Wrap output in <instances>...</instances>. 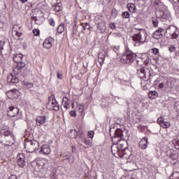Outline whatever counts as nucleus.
<instances>
[{
  "label": "nucleus",
  "mask_w": 179,
  "mask_h": 179,
  "mask_svg": "<svg viewBox=\"0 0 179 179\" xmlns=\"http://www.w3.org/2000/svg\"><path fill=\"white\" fill-rule=\"evenodd\" d=\"M148 145H149V141L146 137L143 138L139 142V148H141V149H147Z\"/></svg>",
  "instance_id": "obj_19"
},
{
  "label": "nucleus",
  "mask_w": 179,
  "mask_h": 179,
  "mask_svg": "<svg viewBox=\"0 0 179 179\" xmlns=\"http://www.w3.org/2000/svg\"><path fill=\"white\" fill-rule=\"evenodd\" d=\"M148 96L151 100H155V99H157V97H159V93L156 91H150Z\"/></svg>",
  "instance_id": "obj_21"
},
{
  "label": "nucleus",
  "mask_w": 179,
  "mask_h": 179,
  "mask_svg": "<svg viewBox=\"0 0 179 179\" xmlns=\"http://www.w3.org/2000/svg\"><path fill=\"white\" fill-rule=\"evenodd\" d=\"M13 61L17 64L13 68L14 75H20L24 78L27 75V69H26V63L23 62V55L22 53L16 54L13 56Z\"/></svg>",
  "instance_id": "obj_1"
},
{
  "label": "nucleus",
  "mask_w": 179,
  "mask_h": 179,
  "mask_svg": "<svg viewBox=\"0 0 179 179\" xmlns=\"http://www.w3.org/2000/svg\"><path fill=\"white\" fill-rule=\"evenodd\" d=\"M73 150H75V146L72 147V152H73Z\"/></svg>",
  "instance_id": "obj_63"
},
{
  "label": "nucleus",
  "mask_w": 179,
  "mask_h": 179,
  "mask_svg": "<svg viewBox=\"0 0 179 179\" xmlns=\"http://www.w3.org/2000/svg\"><path fill=\"white\" fill-rule=\"evenodd\" d=\"M62 157H63L64 160H69L71 155H69V152H64L62 154Z\"/></svg>",
  "instance_id": "obj_33"
},
{
  "label": "nucleus",
  "mask_w": 179,
  "mask_h": 179,
  "mask_svg": "<svg viewBox=\"0 0 179 179\" xmlns=\"http://www.w3.org/2000/svg\"><path fill=\"white\" fill-rule=\"evenodd\" d=\"M46 107L50 111H58L59 110V103L57 102V99H55V95L52 94L48 97Z\"/></svg>",
  "instance_id": "obj_8"
},
{
  "label": "nucleus",
  "mask_w": 179,
  "mask_h": 179,
  "mask_svg": "<svg viewBox=\"0 0 179 179\" xmlns=\"http://www.w3.org/2000/svg\"><path fill=\"white\" fill-rule=\"evenodd\" d=\"M9 93L11 94L13 99H17L20 94V92H19V90L15 89L12 90L9 92Z\"/></svg>",
  "instance_id": "obj_23"
},
{
  "label": "nucleus",
  "mask_w": 179,
  "mask_h": 179,
  "mask_svg": "<svg viewBox=\"0 0 179 179\" xmlns=\"http://www.w3.org/2000/svg\"><path fill=\"white\" fill-rule=\"evenodd\" d=\"M164 121V118L163 117H160L157 120V122H158V124H159V125H162V124H163Z\"/></svg>",
  "instance_id": "obj_43"
},
{
  "label": "nucleus",
  "mask_w": 179,
  "mask_h": 179,
  "mask_svg": "<svg viewBox=\"0 0 179 179\" xmlns=\"http://www.w3.org/2000/svg\"><path fill=\"white\" fill-rule=\"evenodd\" d=\"M124 138V134L122 133V129H117L115 130L113 136H112V142L113 145H116L118 149H125L124 145L127 142Z\"/></svg>",
  "instance_id": "obj_3"
},
{
  "label": "nucleus",
  "mask_w": 179,
  "mask_h": 179,
  "mask_svg": "<svg viewBox=\"0 0 179 179\" xmlns=\"http://www.w3.org/2000/svg\"><path fill=\"white\" fill-rule=\"evenodd\" d=\"M33 33L34 36H38L40 34V30L35 29L33 30Z\"/></svg>",
  "instance_id": "obj_49"
},
{
  "label": "nucleus",
  "mask_w": 179,
  "mask_h": 179,
  "mask_svg": "<svg viewBox=\"0 0 179 179\" xmlns=\"http://www.w3.org/2000/svg\"><path fill=\"white\" fill-rule=\"evenodd\" d=\"M133 35L131 38L134 41V46L139 45L140 44H143L146 43L148 38V33L143 29L134 28L132 29Z\"/></svg>",
  "instance_id": "obj_2"
},
{
  "label": "nucleus",
  "mask_w": 179,
  "mask_h": 179,
  "mask_svg": "<svg viewBox=\"0 0 179 179\" xmlns=\"http://www.w3.org/2000/svg\"><path fill=\"white\" fill-rule=\"evenodd\" d=\"M64 31H65V24L62 23L57 27V33H59V34H62Z\"/></svg>",
  "instance_id": "obj_28"
},
{
  "label": "nucleus",
  "mask_w": 179,
  "mask_h": 179,
  "mask_svg": "<svg viewBox=\"0 0 179 179\" xmlns=\"http://www.w3.org/2000/svg\"><path fill=\"white\" fill-rule=\"evenodd\" d=\"M49 24H50V26H52L54 27L55 26V21L54 20V19H49Z\"/></svg>",
  "instance_id": "obj_44"
},
{
  "label": "nucleus",
  "mask_w": 179,
  "mask_h": 179,
  "mask_svg": "<svg viewBox=\"0 0 179 179\" xmlns=\"http://www.w3.org/2000/svg\"><path fill=\"white\" fill-rule=\"evenodd\" d=\"M161 126L162 128H169L170 127V122L164 120V122L161 123Z\"/></svg>",
  "instance_id": "obj_36"
},
{
  "label": "nucleus",
  "mask_w": 179,
  "mask_h": 179,
  "mask_svg": "<svg viewBox=\"0 0 179 179\" xmlns=\"http://www.w3.org/2000/svg\"><path fill=\"white\" fill-rule=\"evenodd\" d=\"M47 122V117L45 116H38L36 117V125L38 127H41L43 124H45Z\"/></svg>",
  "instance_id": "obj_20"
},
{
  "label": "nucleus",
  "mask_w": 179,
  "mask_h": 179,
  "mask_svg": "<svg viewBox=\"0 0 179 179\" xmlns=\"http://www.w3.org/2000/svg\"><path fill=\"white\" fill-rule=\"evenodd\" d=\"M122 16L123 19H129V16H131V14L128 11H125L122 14Z\"/></svg>",
  "instance_id": "obj_34"
},
{
  "label": "nucleus",
  "mask_w": 179,
  "mask_h": 179,
  "mask_svg": "<svg viewBox=\"0 0 179 179\" xmlns=\"http://www.w3.org/2000/svg\"><path fill=\"white\" fill-rule=\"evenodd\" d=\"M25 87H27V89H31V87H33V86H34V84L31 83H27L24 84Z\"/></svg>",
  "instance_id": "obj_39"
},
{
  "label": "nucleus",
  "mask_w": 179,
  "mask_h": 179,
  "mask_svg": "<svg viewBox=\"0 0 179 179\" xmlns=\"http://www.w3.org/2000/svg\"><path fill=\"white\" fill-rule=\"evenodd\" d=\"M23 48H27V43H23Z\"/></svg>",
  "instance_id": "obj_59"
},
{
  "label": "nucleus",
  "mask_w": 179,
  "mask_h": 179,
  "mask_svg": "<svg viewBox=\"0 0 179 179\" xmlns=\"http://www.w3.org/2000/svg\"><path fill=\"white\" fill-rule=\"evenodd\" d=\"M62 106L66 110H68V106H69V99H68V97L65 96L63 98Z\"/></svg>",
  "instance_id": "obj_27"
},
{
  "label": "nucleus",
  "mask_w": 179,
  "mask_h": 179,
  "mask_svg": "<svg viewBox=\"0 0 179 179\" xmlns=\"http://www.w3.org/2000/svg\"><path fill=\"white\" fill-rule=\"evenodd\" d=\"M17 29H20V27L14 25L13 27L12 34H15V36H17V37H22V33L17 31Z\"/></svg>",
  "instance_id": "obj_22"
},
{
  "label": "nucleus",
  "mask_w": 179,
  "mask_h": 179,
  "mask_svg": "<svg viewBox=\"0 0 179 179\" xmlns=\"http://www.w3.org/2000/svg\"><path fill=\"white\" fill-rule=\"evenodd\" d=\"M84 142L86 146H84L85 149H89V148H92V141L89 138H85Z\"/></svg>",
  "instance_id": "obj_29"
},
{
  "label": "nucleus",
  "mask_w": 179,
  "mask_h": 179,
  "mask_svg": "<svg viewBox=\"0 0 179 179\" xmlns=\"http://www.w3.org/2000/svg\"><path fill=\"white\" fill-rule=\"evenodd\" d=\"M0 50H3V45H2L1 41H0Z\"/></svg>",
  "instance_id": "obj_55"
},
{
  "label": "nucleus",
  "mask_w": 179,
  "mask_h": 179,
  "mask_svg": "<svg viewBox=\"0 0 179 179\" xmlns=\"http://www.w3.org/2000/svg\"><path fill=\"white\" fill-rule=\"evenodd\" d=\"M13 74L10 73L7 76V82L8 83H10L11 85H15V83H19V77L17 75L20 76V74Z\"/></svg>",
  "instance_id": "obj_13"
},
{
  "label": "nucleus",
  "mask_w": 179,
  "mask_h": 179,
  "mask_svg": "<svg viewBox=\"0 0 179 179\" xmlns=\"http://www.w3.org/2000/svg\"><path fill=\"white\" fill-rule=\"evenodd\" d=\"M169 159H171V160H177V155H176L175 153H172L169 155Z\"/></svg>",
  "instance_id": "obj_41"
},
{
  "label": "nucleus",
  "mask_w": 179,
  "mask_h": 179,
  "mask_svg": "<svg viewBox=\"0 0 179 179\" xmlns=\"http://www.w3.org/2000/svg\"><path fill=\"white\" fill-rule=\"evenodd\" d=\"M1 143L5 145L6 146H12L15 145V137L13 136H6L5 138V141H1Z\"/></svg>",
  "instance_id": "obj_15"
},
{
  "label": "nucleus",
  "mask_w": 179,
  "mask_h": 179,
  "mask_svg": "<svg viewBox=\"0 0 179 179\" xmlns=\"http://www.w3.org/2000/svg\"><path fill=\"white\" fill-rule=\"evenodd\" d=\"M169 50L170 51V52H175L176 47H174L173 45H171L169 48Z\"/></svg>",
  "instance_id": "obj_48"
},
{
  "label": "nucleus",
  "mask_w": 179,
  "mask_h": 179,
  "mask_svg": "<svg viewBox=\"0 0 179 179\" xmlns=\"http://www.w3.org/2000/svg\"><path fill=\"white\" fill-rule=\"evenodd\" d=\"M41 152L43 153V155H50V153H51V148L48 144H44L41 148Z\"/></svg>",
  "instance_id": "obj_18"
},
{
  "label": "nucleus",
  "mask_w": 179,
  "mask_h": 179,
  "mask_svg": "<svg viewBox=\"0 0 179 179\" xmlns=\"http://www.w3.org/2000/svg\"><path fill=\"white\" fill-rule=\"evenodd\" d=\"M118 50H120V46H116L113 48V51H115V52H117Z\"/></svg>",
  "instance_id": "obj_54"
},
{
  "label": "nucleus",
  "mask_w": 179,
  "mask_h": 179,
  "mask_svg": "<svg viewBox=\"0 0 179 179\" xmlns=\"http://www.w3.org/2000/svg\"><path fill=\"white\" fill-rule=\"evenodd\" d=\"M52 177H53L54 179L57 178V173H52Z\"/></svg>",
  "instance_id": "obj_60"
},
{
  "label": "nucleus",
  "mask_w": 179,
  "mask_h": 179,
  "mask_svg": "<svg viewBox=\"0 0 179 179\" xmlns=\"http://www.w3.org/2000/svg\"><path fill=\"white\" fill-rule=\"evenodd\" d=\"M178 2L179 3V0H175V3Z\"/></svg>",
  "instance_id": "obj_64"
},
{
  "label": "nucleus",
  "mask_w": 179,
  "mask_h": 179,
  "mask_svg": "<svg viewBox=\"0 0 179 179\" xmlns=\"http://www.w3.org/2000/svg\"><path fill=\"white\" fill-rule=\"evenodd\" d=\"M156 16L160 19L162 22H170L171 20V14L170 11L166 8H159L157 10Z\"/></svg>",
  "instance_id": "obj_6"
},
{
  "label": "nucleus",
  "mask_w": 179,
  "mask_h": 179,
  "mask_svg": "<svg viewBox=\"0 0 179 179\" xmlns=\"http://www.w3.org/2000/svg\"><path fill=\"white\" fill-rule=\"evenodd\" d=\"M83 27L84 30H90V24L87 22L83 24Z\"/></svg>",
  "instance_id": "obj_37"
},
{
  "label": "nucleus",
  "mask_w": 179,
  "mask_h": 179,
  "mask_svg": "<svg viewBox=\"0 0 179 179\" xmlns=\"http://www.w3.org/2000/svg\"><path fill=\"white\" fill-rule=\"evenodd\" d=\"M61 6L62 4L61 3H57L55 4V12H59L61 10Z\"/></svg>",
  "instance_id": "obj_32"
},
{
  "label": "nucleus",
  "mask_w": 179,
  "mask_h": 179,
  "mask_svg": "<svg viewBox=\"0 0 179 179\" xmlns=\"http://www.w3.org/2000/svg\"><path fill=\"white\" fill-rule=\"evenodd\" d=\"M164 31V29L163 28H159L157 30H156L153 34V38L155 40H159L163 37V34Z\"/></svg>",
  "instance_id": "obj_17"
},
{
  "label": "nucleus",
  "mask_w": 179,
  "mask_h": 179,
  "mask_svg": "<svg viewBox=\"0 0 179 179\" xmlns=\"http://www.w3.org/2000/svg\"><path fill=\"white\" fill-rule=\"evenodd\" d=\"M27 0H20V2H22V3H26V1Z\"/></svg>",
  "instance_id": "obj_61"
},
{
  "label": "nucleus",
  "mask_w": 179,
  "mask_h": 179,
  "mask_svg": "<svg viewBox=\"0 0 179 179\" xmlns=\"http://www.w3.org/2000/svg\"><path fill=\"white\" fill-rule=\"evenodd\" d=\"M88 136L91 139H93V137L94 136V131H88Z\"/></svg>",
  "instance_id": "obj_45"
},
{
  "label": "nucleus",
  "mask_w": 179,
  "mask_h": 179,
  "mask_svg": "<svg viewBox=\"0 0 179 179\" xmlns=\"http://www.w3.org/2000/svg\"><path fill=\"white\" fill-rule=\"evenodd\" d=\"M174 107L175 108H176V111L178 113V117H179V101L175 102Z\"/></svg>",
  "instance_id": "obj_38"
},
{
  "label": "nucleus",
  "mask_w": 179,
  "mask_h": 179,
  "mask_svg": "<svg viewBox=\"0 0 179 179\" xmlns=\"http://www.w3.org/2000/svg\"><path fill=\"white\" fill-rule=\"evenodd\" d=\"M111 152L115 157H124L125 156V149L118 148L117 145L111 146Z\"/></svg>",
  "instance_id": "obj_10"
},
{
  "label": "nucleus",
  "mask_w": 179,
  "mask_h": 179,
  "mask_svg": "<svg viewBox=\"0 0 179 179\" xmlns=\"http://www.w3.org/2000/svg\"><path fill=\"white\" fill-rule=\"evenodd\" d=\"M57 78L62 79V73L57 72Z\"/></svg>",
  "instance_id": "obj_52"
},
{
  "label": "nucleus",
  "mask_w": 179,
  "mask_h": 179,
  "mask_svg": "<svg viewBox=\"0 0 179 179\" xmlns=\"http://www.w3.org/2000/svg\"><path fill=\"white\" fill-rule=\"evenodd\" d=\"M77 136H78L80 139H85V132L77 134Z\"/></svg>",
  "instance_id": "obj_46"
},
{
  "label": "nucleus",
  "mask_w": 179,
  "mask_h": 179,
  "mask_svg": "<svg viewBox=\"0 0 179 179\" xmlns=\"http://www.w3.org/2000/svg\"><path fill=\"white\" fill-rule=\"evenodd\" d=\"M117 36L118 37H122V34H121V33H119V34H117Z\"/></svg>",
  "instance_id": "obj_62"
},
{
  "label": "nucleus",
  "mask_w": 179,
  "mask_h": 179,
  "mask_svg": "<svg viewBox=\"0 0 179 179\" xmlns=\"http://www.w3.org/2000/svg\"><path fill=\"white\" fill-rule=\"evenodd\" d=\"M152 24L155 27H157L159 24V21L156 18H152Z\"/></svg>",
  "instance_id": "obj_40"
},
{
  "label": "nucleus",
  "mask_w": 179,
  "mask_h": 179,
  "mask_svg": "<svg viewBox=\"0 0 179 179\" xmlns=\"http://www.w3.org/2000/svg\"><path fill=\"white\" fill-rule=\"evenodd\" d=\"M110 27H111V29H115V24L111 23Z\"/></svg>",
  "instance_id": "obj_56"
},
{
  "label": "nucleus",
  "mask_w": 179,
  "mask_h": 179,
  "mask_svg": "<svg viewBox=\"0 0 179 179\" xmlns=\"http://www.w3.org/2000/svg\"><path fill=\"white\" fill-rule=\"evenodd\" d=\"M127 8L129 9V12H131V13H135L136 12V6H135L134 3H127Z\"/></svg>",
  "instance_id": "obj_24"
},
{
  "label": "nucleus",
  "mask_w": 179,
  "mask_h": 179,
  "mask_svg": "<svg viewBox=\"0 0 179 179\" xmlns=\"http://www.w3.org/2000/svg\"><path fill=\"white\" fill-rule=\"evenodd\" d=\"M152 52L155 55H157V54H159V49H157V48H153V49L152 50Z\"/></svg>",
  "instance_id": "obj_50"
},
{
  "label": "nucleus",
  "mask_w": 179,
  "mask_h": 179,
  "mask_svg": "<svg viewBox=\"0 0 179 179\" xmlns=\"http://www.w3.org/2000/svg\"><path fill=\"white\" fill-rule=\"evenodd\" d=\"M138 73H142L143 75L145 76V69L143 68H140L138 71H137Z\"/></svg>",
  "instance_id": "obj_47"
},
{
  "label": "nucleus",
  "mask_w": 179,
  "mask_h": 179,
  "mask_svg": "<svg viewBox=\"0 0 179 179\" xmlns=\"http://www.w3.org/2000/svg\"><path fill=\"white\" fill-rule=\"evenodd\" d=\"M70 115H71V117H76V111L75 110H71L70 112Z\"/></svg>",
  "instance_id": "obj_51"
},
{
  "label": "nucleus",
  "mask_w": 179,
  "mask_h": 179,
  "mask_svg": "<svg viewBox=\"0 0 179 179\" xmlns=\"http://www.w3.org/2000/svg\"><path fill=\"white\" fill-rule=\"evenodd\" d=\"M95 23L97 24V29L103 33V31H106V22H104V20H103V17L96 16L95 17Z\"/></svg>",
  "instance_id": "obj_11"
},
{
  "label": "nucleus",
  "mask_w": 179,
  "mask_h": 179,
  "mask_svg": "<svg viewBox=\"0 0 179 179\" xmlns=\"http://www.w3.org/2000/svg\"><path fill=\"white\" fill-rule=\"evenodd\" d=\"M7 113L9 117H16L19 114V108L15 106H9L7 108Z\"/></svg>",
  "instance_id": "obj_14"
},
{
  "label": "nucleus",
  "mask_w": 179,
  "mask_h": 179,
  "mask_svg": "<svg viewBox=\"0 0 179 179\" xmlns=\"http://www.w3.org/2000/svg\"><path fill=\"white\" fill-rule=\"evenodd\" d=\"M166 34L169 36L172 40L177 38L179 36V30L177 27L171 25L166 29Z\"/></svg>",
  "instance_id": "obj_9"
},
{
  "label": "nucleus",
  "mask_w": 179,
  "mask_h": 179,
  "mask_svg": "<svg viewBox=\"0 0 179 179\" xmlns=\"http://www.w3.org/2000/svg\"><path fill=\"white\" fill-rule=\"evenodd\" d=\"M8 179H17V177H16L15 175H11Z\"/></svg>",
  "instance_id": "obj_53"
},
{
  "label": "nucleus",
  "mask_w": 179,
  "mask_h": 179,
  "mask_svg": "<svg viewBox=\"0 0 179 179\" xmlns=\"http://www.w3.org/2000/svg\"><path fill=\"white\" fill-rule=\"evenodd\" d=\"M54 44V38L48 37L43 41V45L46 50H50L52 45Z\"/></svg>",
  "instance_id": "obj_16"
},
{
  "label": "nucleus",
  "mask_w": 179,
  "mask_h": 179,
  "mask_svg": "<svg viewBox=\"0 0 179 179\" xmlns=\"http://www.w3.org/2000/svg\"><path fill=\"white\" fill-rule=\"evenodd\" d=\"M77 135H78L79 134H82L83 133V128L81 126H79L77 129Z\"/></svg>",
  "instance_id": "obj_42"
},
{
  "label": "nucleus",
  "mask_w": 179,
  "mask_h": 179,
  "mask_svg": "<svg viewBox=\"0 0 179 179\" xmlns=\"http://www.w3.org/2000/svg\"><path fill=\"white\" fill-rule=\"evenodd\" d=\"M143 90H148V85H144L143 86Z\"/></svg>",
  "instance_id": "obj_57"
},
{
  "label": "nucleus",
  "mask_w": 179,
  "mask_h": 179,
  "mask_svg": "<svg viewBox=\"0 0 179 179\" xmlns=\"http://www.w3.org/2000/svg\"><path fill=\"white\" fill-rule=\"evenodd\" d=\"M136 53L132 52V50H129L128 47L125 48V51L122 54L120 57L121 64H127L128 65H131L133 62L136 59Z\"/></svg>",
  "instance_id": "obj_5"
},
{
  "label": "nucleus",
  "mask_w": 179,
  "mask_h": 179,
  "mask_svg": "<svg viewBox=\"0 0 179 179\" xmlns=\"http://www.w3.org/2000/svg\"><path fill=\"white\" fill-rule=\"evenodd\" d=\"M40 143L36 140H29L24 143V148L29 153H34L36 150H38Z\"/></svg>",
  "instance_id": "obj_7"
},
{
  "label": "nucleus",
  "mask_w": 179,
  "mask_h": 179,
  "mask_svg": "<svg viewBox=\"0 0 179 179\" xmlns=\"http://www.w3.org/2000/svg\"><path fill=\"white\" fill-rule=\"evenodd\" d=\"M171 179H179V172H174L171 176L170 177Z\"/></svg>",
  "instance_id": "obj_35"
},
{
  "label": "nucleus",
  "mask_w": 179,
  "mask_h": 179,
  "mask_svg": "<svg viewBox=\"0 0 179 179\" xmlns=\"http://www.w3.org/2000/svg\"><path fill=\"white\" fill-rule=\"evenodd\" d=\"M136 4L139 8H142L145 5V0H137L136 1Z\"/></svg>",
  "instance_id": "obj_31"
},
{
  "label": "nucleus",
  "mask_w": 179,
  "mask_h": 179,
  "mask_svg": "<svg viewBox=\"0 0 179 179\" xmlns=\"http://www.w3.org/2000/svg\"><path fill=\"white\" fill-rule=\"evenodd\" d=\"M176 82L177 80L176 78L162 77V79H161V81L158 85V87L159 89H161V90L170 92V90L174 87V85H176Z\"/></svg>",
  "instance_id": "obj_4"
},
{
  "label": "nucleus",
  "mask_w": 179,
  "mask_h": 179,
  "mask_svg": "<svg viewBox=\"0 0 179 179\" xmlns=\"http://www.w3.org/2000/svg\"><path fill=\"white\" fill-rule=\"evenodd\" d=\"M1 134H3L4 135V139L6 138V136H13V134L10 132L9 130H3L1 131Z\"/></svg>",
  "instance_id": "obj_30"
},
{
  "label": "nucleus",
  "mask_w": 179,
  "mask_h": 179,
  "mask_svg": "<svg viewBox=\"0 0 179 179\" xmlns=\"http://www.w3.org/2000/svg\"><path fill=\"white\" fill-rule=\"evenodd\" d=\"M17 162L19 167L23 169L26 166V156L24 153H20L17 156Z\"/></svg>",
  "instance_id": "obj_12"
},
{
  "label": "nucleus",
  "mask_w": 179,
  "mask_h": 179,
  "mask_svg": "<svg viewBox=\"0 0 179 179\" xmlns=\"http://www.w3.org/2000/svg\"><path fill=\"white\" fill-rule=\"evenodd\" d=\"M106 60V55L103 53H99L98 55V62H99L101 66H103L104 64V61Z\"/></svg>",
  "instance_id": "obj_25"
},
{
  "label": "nucleus",
  "mask_w": 179,
  "mask_h": 179,
  "mask_svg": "<svg viewBox=\"0 0 179 179\" xmlns=\"http://www.w3.org/2000/svg\"><path fill=\"white\" fill-rule=\"evenodd\" d=\"M69 136L73 139L78 138V131H76V129H71Z\"/></svg>",
  "instance_id": "obj_26"
},
{
  "label": "nucleus",
  "mask_w": 179,
  "mask_h": 179,
  "mask_svg": "<svg viewBox=\"0 0 179 179\" xmlns=\"http://www.w3.org/2000/svg\"><path fill=\"white\" fill-rule=\"evenodd\" d=\"M112 15H115V16H117V11L112 10Z\"/></svg>",
  "instance_id": "obj_58"
}]
</instances>
